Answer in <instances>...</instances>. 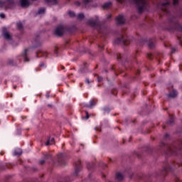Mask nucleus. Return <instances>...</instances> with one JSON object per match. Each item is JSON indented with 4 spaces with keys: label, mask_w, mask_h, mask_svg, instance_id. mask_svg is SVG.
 Instances as JSON below:
<instances>
[{
    "label": "nucleus",
    "mask_w": 182,
    "mask_h": 182,
    "mask_svg": "<svg viewBox=\"0 0 182 182\" xmlns=\"http://www.w3.org/2000/svg\"><path fill=\"white\" fill-rule=\"evenodd\" d=\"M158 151L161 154H165V156H178V154H182V139L174 142L171 145L161 142Z\"/></svg>",
    "instance_id": "1"
},
{
    "label": "nucleus",
    "mask_w": 182,
    "mask_h": 182,
    "mask_svg": "<svg viewBox=\"0 0 182 182\" xmlns=\"http://www.w3.org/2000/svg\"><path fill=\"white\" fill-rule=\"evenodd\" d=\"M119 4H124V2H133L136 6V11L138 14H143L149 7L147 0H116Z\"/></svg>",
    "instance_id": "2"
},
{
    "label": "nucleus",
    "mask_w": 182,
    "mask_h": 182,
    "mask_svg": "<svg viewBox=\"0 0 182 182\" xmlns=\"http://www.w3.org/2000/svg\"><path fill=\"white\" fill-rule=\"evenodd\" d=\"M117 60H119V62H123L124 60V66L125 69H132V65H133V62H135L136 63H137V60L136 59V57H132V58H127L126 59V55H123L121 53H117Z\"/></svg>",
    "instance_id": "3"
},
{
    "label": "nucleus",
    "mask_w": 182,
    "mask_h": 182,
    "mask_svg": "<svg viewBox=\"0 0 182 182\" xmlns=\"http://www.w3.org/2000/svg\"><path fill=\"white\" fill-rule=\"evenodd\" d=\"M130 42H132V41L130 40V37L127 35H120L114 41L115 45H124L125 46L130 45Z\"/></svg>",
    "instance_id": "4"
},
{
    "label": "nucleus",
    "mask_w": 182,
    "mask_h": 182,
    "mask_svg": "<svg viewBox=\"0 0 182 182\" xmlns=\"http://www.w3.org/2000/svg\"><path fill=\"white\" fill-rule=\"evenodd\" d=\"M15 6V0H0V8H4V9H14Z\"/></svg>",
    "instance_id": "5"
},
{
    "label": "nucleus",
    "mask_w": 182,
    "mask_h": 182,
    "mask_svg": "<svg viewBox=\"0 0 182 182\" xmlns=\"http://www.w3.org/2000/svg\"><path fill=\"white\" fill-rule=\"evenodd\" d=\"M66 31V27L63 25H58L55 27V35L56 36H63V34Z\"/></svg>",
    "instance_id": "6"
},
{
    "label": "nucleus",
    "mask_w": 182,
    "mask_h": 182,
    "mask_svg": "<svg viewBox=\"0 0 182 182\" xmlns=\"http://www.w3.org/2000/svg\"><path fill=\"white\" fill-rule=\"evenodd\" d=\"M87 25L91 26L92 28H95V29H100V22H99V18H97L95 20H88L87 21Z\"/></svg>",
    "instance_id": "7"
},
{
    "label": "nucleus",
    "mask_w": 182,
    "mask_h": 182,
    "mask_svg": "<svg viewBox=\"0 0 182 182\" xmlns=\"http://www.w3.org/2000/svg\"><path fill=\"white\" fill-rule=\"evenodd\" d=\"M81 170H82V162L80 161V159H78V161L75 163V172L73 173V176L77 177Z\"/></svg>",
    "instance_id": "8"
},
{
    "label": "nucleus",
    "mask_w": 182,
    "mask_h": 182,
    "mask_svg": "<svg viewBox=\"0 0 182 182\" xmlns=\"http://www.w3.org/2000/svg\"><path fill=\"white\" fill-rule=\"evenodd\" d=\"M28 49H25L23 53H22L18 57V59L20 62H28L29 58H28Z\"/></svg>",
    "instance_id": "9"
},
{
    "label": "nucleus",
    "mask_w": 182,
    "mask_h": 182,
    "mask_svg": "<svg viewBox=\"0 0 182 182\" xmlns=\"http://www.w3.org/2000/svg\"><path fill=\"white\" fill-rule=\"evenodd\" d=\"M58 164L60 166H66V160H65V154H59L57 159Z\"/></svg>",
    "instance_id": "10"
},
{
    "label": "nucleus",
    "mask_w": 182,
    "mask_h": 182,
    "mask_svg": "<svg viewBox=\"0 0 182 182\" xmlns=\"http://www.w3.org/2000/svg\"><path fill=\"white\" fill-rule=\"evenodd\" d=\"M169 6H170V1H166L161 4V11H163V12H165L166 14H168V12H170V11L168 10Z\"/></svg>",
    "instance_id": "11"
},
{
    "label": "nucleus",
    "mask_w": 182,
    "mask_h": 182,
    "mask_svg": "<svg viewBox=\"0 0 182 182\" xmlns=\"http://www.w3.org/2000/svg\"><path fill=\"white\" fill-rule=\"evenodd\" d=\"M20 5L21 8H29L31 2L28 0H20Z\"/></svg>",
    "instance_id": "12"
},
{
    "label": "nucleus",
    "mask_w": 182,
    "mask_h": 182,
    "mask_svg": "<svg viewBox=\"0 0 182 182\" xmlns=\"http://www.w3.org/2000/svg\"><path fill=\"white\" fill-rule=\"evenodd\" d=\"M36 56L37 58H48V53L46 51L40 50L36 53Z\"/></svg>",
    "instance_id": "13"
},
{
    "label": "nucleus",
    "mask_w": 182,
    "mask_h": 182,
    "mask_svg": "<svg viewBox=\"0 0 182 182\" xmlns=\"http://www.w3.org/2000/svg\"><path fill=\"white\" fill-rule=\"evenodd\" d=\"M117 25H123L124 23V17H123V14H119L116 18Z\"/></svg>",
    "instance_id": "14"
},
{
    "label": "nucleus",
    "mask_w": 182,
    "mask_h": 182,
    "mask_svg": "<svg viewBox=\"0 0 182 182\" xmlns=\"http://www.w3.org/2000/svg\"><path fill=\"white\" fill-rule=\"evenodd\" d=\"M6 31V28H3V36L4 39H7V41H11L12 39V37H11V34L8 32H5Z\"/></svg>",
    "instance_id": "15"
},
{
    "label": "nucleus",
    "mask_w": 182,
    "mask_h": 182,
    "mask_svg": "<svg viewBox=\"0 0 182 182\" xmlns=\"http://www.w3.org/2000/svg\"><path fill=\"white\" fill-rule=\"evenodd\" d=\"M148 46H149V49L154 48V46H156V39L155 38L149 39Z\"/></svg>",
    "instance_id": "16"
},
{
    "label": "nucleus",
    "mask_w": 182,
    "mask_h": 182,
    "mask_svg": "<svg viewBox=\"0 0 182 182\" xmlns=\"http://www.w3.org/2000/svg\"><path fill=\"white\" fill-rule=\"evenodd\" d=\"M168 126H173L174 124V115H169V119L166 122Z\"/></svg>",
    "instance_id": "17"
},
{
    "label": "nucleus",
    "mask_w": 182,
    "mask_h": 182,
    "mask_svg": "<svg viewBox=\"0 0 182 182\" xmlns=\"http://www.w3.org/2000/svg\"><path fill=\"white\" fill-rule=\"evenodd\" d=\"M124 176L120 172L116 173L115 180L116 181H122Z\"/></svg>",
    "instance_id": "18"
},
{
    "label": "nucleus",
    "mask_w": 182,
    "mask_h": 182,
    "mask_svg": "<svg viewBox=\"0 0 182 182\" xmlns=\"http://www.w3.org/2000/svg\"><path fill=\"white\" fill-rule=\"evenodd\" d=\"M178 94V92H177V90H173L169 92V95H168V97H176Z\"/></svg>",
    "instance_id": "19"
},
{
    "label": "nucleus",
    "mask_w": 182,
    "mask_h": 182,
    "mask_svg": "<svg viewBox=\"0 0 182 182\" xmlns=\"http://www.w3.org/2000/svg\"><path fill=\"white\" fill-rule=\"evenodd\" d=\"M44 160H50V161H48V163H50V161H53V159L52 158V155H50V154H44Z\"/></svg>",
    "instance_id": "20"
},
{
    "label": "nucleus",
    "mask_w": 182,
    "mask_h": 182,
    "mask_svg": "<svg viewBox=\"0 0 182 182\" xmlns=\"http://www.w3.org/2000/svg\"><path fill=\"white\" fill-rule=\"evenodd\" d=\"M96 103H97L96 100H91L90 101V105H87L86 107H89L90 109H92L93 107V106H96Z\"/></svg>",
    "instance_id": "21"
},
{
    "label": "nucleus",
    "mask_w": 182,
    "mask_h": 182,
    "mask_svg": "<svg viewBox=\"0 0 182 182\" xmlns=\"http://www.w3.org/2000/svg\"><path fill=\"white\" fill-rule=\"evenodd\" d=\"M176 29H178L181 32H182V26H179L178 23H175L174 26L172 27V31Z\"/></svg>",
    "instance_id": "22"
},
{
    "label": "nucleus",
    "mask_w": 182,
    "mask_h": 182,
    "mask_svg": "<svg viewBox=\"0 0 182 182\" xmlns=\"http://www.w3.org/2000/svg\"><path fill=\"white\" fill-rule=\"evenodd\" d=\"M87 168L90 171H92V170L95 169V164L94 163H88L87 164Z\"/></svg>",
    "instance_id": "23"
},
{
    "label": "nucleus",
    "mask_w": 182,
    "mask_h": 182,
    "mask_svg": "<svg viewBox=\"0 0 182 182\" xmlns=\"http://www.w3.org/2000/svg\"><path fill=\"white\" fill-rule=\"evenodd\" d=\"M46 4H51V5H57L58 0H45Z\"/></svg>",
    "instance_id": "24"
},
{
    "label": "nucleus",
    "mask_w": 182,
    "mask_h": 182,
    "mask_svg": "<svg viewBox=\"0 0 182 182\" xmlns=\"http://www.w3.org/2000/svg\"><path fill=\"white\" fill-rule=\"evenodd\" d=\"M22 154V149H17L14 152V156H21Z\"/></svg>",
    "instance_id": "25"
},
{
    "label": "nucleus",
    "mask_w": 182,
    "mask_h": 182,
    "mask_svg": "<svg viewBox=\"0 0 182 182\" xmlns=\"http://www.w3.org/2000/svg\"><path fill=\"white\" fill-rule=\"evenodd\" d=\"M112 6V2H107L105 3L102 6L103 9H107L108 8H110Z\"/></svg>",
    "instance_id": "26"
},
{
    "label": "nucleus",
    "mask_w": 182,
    "mask_h": 182,
    "mask_svg": "<svg viewBox=\"0 0 182 182\" xmlns=\"http://www.w3.org/2000/svg\"><path fill=\"white\" fill-rule=\"evenodd\" d=\"M144 150L148 154H153V149H151L150 146H147L144 149Z\"/></svg>",
    "instance_id": "27"
},
{
    "label": "nucleus",
    "mask_w": 182,
    "mask_h": 182,
    "mask_svg": "<svg viewBox=\"0 0 182 182\" xmlns=\"http://www.w3.org/2000/svg\"><path fill=\"white\" fill-rule=\"evenodd\" d=\"M16 26H17V28L18 29V31H23V25L22 24V23H21V22L17 23Z\"/></svg>",
    "instance_id": "28"
},
{
    "label": "nucleus",
    "mask_w": 182,
    "mask_h": 182,
    "mask_svg": "<svg viewBox=\"0 0 182 182\" xmlns=\"http://www.w3.org/2000/svg\"><path fill=\"white\" fill-rule=\"evenodd\" d=\"M46 11V9L45 8H41L38 12H37V15H41L42 14H43L45 11Z\"/></svg>",
    "instance_id": "29"
},
{
    "label": "nucleus",
    "mask_w": 182,
    "mask_h": 182,
    "mask_svg": "<svg viewBox=\"0 0 182 182\" xmlns=\"http://www.w3.org/2000/svg\"><path fill=\"white\" fill-rule=\"evenodd\" d=\"M103 111L105 114H106V113H110V108L109 107H105L103 108Z\"/></svg>",
    "instance_id": "30"
},
{
    "label": "nucleus",
    "mask_w": 182,
    "mask_h": 182,
    "mask_svg": "<svg viewBox=\"0 0 182 182\" xmlns=\"http://www.w3.org/2000/svg\"><path fill=\"white\" fill-rule=\"evenodd\" d=\"M146 42H147V40H146L144 38H141L139 41V45L141 46L144 45V43H146Z\"/></svg>",
    "instance_id": "31"
},
{
    "label": "nucleus",
    "mask_w": 182,
    "mask_h": 182,
    "mask_svg": "<svg viewBox=\"0 0 182 182\" xmlns=\"http://www.w3.org/2000/svg\"><path fill=\"white\" fill-rule=\"evenodd\" d=\"M77 19H80V20L84 19L85 18V14H83L82 13L79 14L77 15Z\"/></svg>",
    "instance_id": "32"
},
{
    "label": "nucleus",
    "mask_w": 182,
    "mask_h": 182,
    "mask_svg": "<svg viewBox=\"0 0 182 182\" xmlns=\"http://www.w3.org/2000/svg\"><path fill=\"white\" fill-rule=\"evenodd\" d=\"M147 58L150 60H153V59L154 58V55L152 53H148L147 54Z\"/></svg>",
    "instance_id": "33"
},
{
    "label": "nucleus",
    "mask_w": 182,
    "mask_h": 182,
    "mask_svg": "<svg viewBox=\"0 0 182 182\" xmlns=\"http://www.w3.org/2000/svg\"><path fill=\"white\" fill-rule=\"evenodd\" d=\"M164 140H170V134H166L164 136Z\"/></svg>",
    "instance_id": "34"
},
{
    "label": "nucleus",
    "mask_w": 182,
    "mask_h": 182,
    "mask_svg": "<svg viewBox=\"0 0 182 182\" xmlns=\"http://www.w3.org/2000/svg\"><path fill=\"white\" fill-rule=\"evenodd\" d=\"M68 15L71 18H73V17H75V12L70 11H68Z\"/></svg>",
    "instance_id": "35"
},
{
    "label": "nucleus",
    "mask_w": 182,
    "mask_h": 182,
    "mask_svg": "<svg viewBox=\"0 0 182 182\" xmlns=\"http://www.w3.org/2000/svg\"><path fill=\"white\" fill-rule=\"evenodd\" d=\"M70 177H65L63 181H60V182H69L70 181Z\"/></svg>",
    "instance_id": "36"
},
{
    "label": "nucleus",
    "mask_w": 182,
    "mask_h": 182,
    "mask_svg": "<svg viewBox=\"0 0 182 182\" xmlns=\"http://www.w3.org/2000/svg\"><path fill=\"white\" fill-rule=\"evenodd\" d=\"M45 144H46V146H49V145L52 144L50 143V138H48L47 141L45 143Z\"/></svg>",
    "instance_id": "37"
},
{
    "label": "nucleus",
    "mask_w": 182,
    "mask_h": 182,
    "mask_svg": "<svg viewBox=\"0 0 182 182\" xmlns=\"http://www.w3.org/2000/svg\"><path fill=\"white\" fill-rule=\"evenodd\" d=\"M54 52H55V55H58V53H59V48L58 46L55 47Z\"/></svg>",
    "instance_id": "38"
},
{
    "label": "nucleus",
    "mask_w": 182,
    "mask_h": 182,
    "mask_svg": "<svg viewBox=\"0 0 182 182\" xmlns=\"http://www.w3.org/2000/svg\"><path fill=\"white\" fill-rule=\"evenodd\" d=\"M97 82H100L103 80V77L98 76L97 78Z\"/></svg>",
    "instance_id": "39"
},
{
    "label": "nucleus",
    "mask_w": 182,
    "mask_h": 182,
    "mask_svg": "<svg viewBox=\"0 0 182 182\" xmlns=\"http://www.w3.org/2000/svg\"><path fill=\"white\" fill-rule=\"evenodd\" d=\"M173 5H174V6L178 5V0H173Z\"/></svg>",
    "instance_id": "40"
},
{
    "label": "nucleus",
    "mask_w": 182,
    "mask_h": 182,
    "mask_svg": "<svg viewBox=\"0 0 182 182\" xmlns=\"http://www.w3.org/2000/svg\"><path fill=\"white\" fill-rule=\"evenodd\" d=\"M45 160H43V159H42V160H41L40 161H39V164L41 165V166H43V164H45Z\"/></svg>",
    "instance_id": "41"
},
{
    "label": "nucleus",
    "mask_w": 182,
    "mask_h": 182,
    "mask_svg": "<svg viewBox=\"0 0 182 182\" xmlns=\"http://www.w3.org/2000/svg\"><path fill=\"white\" fill-rule=\"evenodd\" d=\"M0 18H1V19H4V18H5V14H4V13H0Z\"/></svg>",
    "instance_id": "42"
},
{
    "label": "nucleus",
    "mask_w": 182,
    "mask_h": 182,
    "mask_svg": "<svg viewBox=\"0 0 182 182\" xmlns=\"http://www.w3.org/2000/svg\"><path fill=\"white\" fill-rule=\"evenodd\" d=\"M39 66L40 68H45V63H41Z\"/></svg>",
    "instance_id": "43"
},
{
    "label": "nucleus",
    "mask_w": 182,
    "mask_h": 182,
    "mask_svg": "<svg viewBox=\"0 0 182 182\" xmlns=\"http://www.w3.org/2000/svg\"><path fill=\"white\" fill-rule=\"evenodd\" d=\"M53 141H55V138H50V143H51V144H53Z\"/></svg>",
    "instance_id": "44"
},
{
    "label": "nucleus",
    "mask_w": 182,
    "mask_h": 182,
    "mask_svg": "<svg viewBox=\"0 0 182 182\" xmlns=\"http://www.w3.org/2000/svg\"><path fill=\"white\" fill-rule=\"evenodd\" d=\"M107 19H108L109 21H110L112 19V14H109L107 16Z\"/></svg>",
    "instance_id": "45"
},
{
    "label": "nucleus",
    "mask_w": 182,
    "mask_h": 182,
    "mask_svg": "<svg viewBox=\"0 0 182 182\" xmlns=\"http://www.w3.org/2000/svg\"><path fill=\"white\" fill-rule=\"evenodd\" d=\"M84 4H87L90 2V0H83Z\"/></svg>",
    "instance_id": "46"
},
{
    "label": "nucleus",
    "mask_w": 182,
    "mask_h": 182,
    "mask_svg": "<svg viewBox=\"0 0 182 182\" xmlns=\"http://www.w3.org/2000/svg\"><path fill=\"white\" fill-rule=\"evenodd\" d=\"M59 69H61V70H65V66L60 65Z\"/></svg>",
    "instance_id": "47"
},
{
    "label": "nucleus",
    "mask_w": 182,
    "mask_h": 182,
    "mask_svg": "<svg viewBox=\"0 0 182 182\" xmlns=\"http://www.w3.org/2000/svg\"><path fill=\"white\" fill-rule=\"evenodd\" d=\"M75 5H76L77 6H80V2H79V1H75Z\"/></svg>",
    "instance_id": "48"
},
{
    "label": "nucleus",
    "mask_w": 182,
    "mask_h": 182,
    "mask_svg": "<svg viewBox=\"0 0 182 182\" xmlns=\"http://www.w3.org/2000/svg\"><path fill=\"white\" fill-rule=\"evenodd\" d=\"M85 83H87V85L90 84V80H89V79H86L85 80Z\"/></svg>",
    "instance_id": "49"
},
{
    "label": "nucleus",
    "mask_w": 182,
    "mask_h": 182,
    "mask_svg": "<svg viewBox=\"0 0 182 182\" xmlns=\"http://www.w3.org/2000/svg\"><path fill=\"white\" fill-rule=\"evenodd\" d=\"M8 63L9 65H12V63H14V60H10Z\"/></svg>",
    "instance_id": "50"
},
{
    "label": "nucleus",
    "mask_w": 182,
    "mask_h": 182,
    "mask_svg": "<svg viewBox=\"0 0 182 182\" xmlns=\"http://www.w3.org/2000/svg\"><path fill=\"white\" fill-rule=\"evenodd\" d=\"M176 52V48H172L171 49V53H174Z\"/></svg>",
    "instance_id": "51"
},
{
    "label": "nucleus",
    "mask_w": 182,
    "mask_h": 182,
    "mask_svg": "<svg viewBox=\"0 0 182 182\" xmlns=\"http://www.w3.org/2000/svg\"><path fill=\"white\" fill-rule=\"evenodd\" d=\"M136 156L138 157V159H141V155H140L139 154H136Z\"/></svg>",
    "instance_id": "52"
},
{
    "label": "nucleus",
    "mask_w": 182,
    "mask_h": 182,
    "mask_svg": "<svg viewBox=\"0 0 182 182\" xmlns=\"http://www.w3.org/2000/svg\"><path fill=\"white\" fill-rule=\"evenodd\" d=\"M86 114H87V115L85 117V119H89V114L87 112H86Z\"/></svg>",
    "instance_id": "53"
},
{
    "label": "nucleus",
    "mask_w": 182,
    "mask_h": 182,
    "mask_svg": "<svg viewBox=\"0 0 182 182\" xmlns=\"http://www.w3.org/2000/svg\"><path fill=\"white\" fill-rule=\"evenodd\" d=\"M136 75H140V70H136Z\"/></svg>",
    "instance_id": "54"
},
{
    "label": "nucleus",
    "mask_w": 182,
    "mask_h": 182,
    "mask_svg": "<svg viewBox=\"0 0 182 182\" xmlns=\"http://www.w3.org/2000/svg\"><path fill=\"white\" fill-rule=\"evenodd\" d=\"M95 130L99 131V130H100V129L99 127H95Z\"/></svg>",
    "instance_id": "55"
},
{
    "label": "nucleus",
    "mask_w": 182,
    "mask_h": 182,
    "mask_svg": "<svg viewBox=\"0 0 182 182\" xmlns=\"http://www.w3.org/2000/svg\"><path fill=\"white\" fill-rule=\"evenodd\" d=\"M106 167H107V164H104V168H106Z\"/></svg>",
    "instance_id": "56"
},
{
    "label": "nucleus",
    "mask_w": 182,
    "mask_h": 182,
    "mask_svg": "<svg viewBox=\"0 0 182 182\" xmlns=\"http://www.w3.org/2000/svg\"><path fill=\"white\" fill-rule=\"evenodd\" d=\"M66 45H69V41H66Z\"/></svg>",
    "instance_id": "57"
},
{
    "label": "nucleus",
    "mask_w": 182,
    "mask_h": 182,
    "mask_svg": "<svg viewBox=\"0 0 182 182\" xmlns=\"http://www.w3.org/2000/svg\"><path fill=\"white\" fill-rule=\"evenodd\" d=\"M163 129H166V126L165 125L163 126Z\"/></svg>",
    "instance_id": "58"
},
{
    "label": "nucleus",
    "mask_w": 182,
    "mask_h": 182,
    "mask_svg": "<svg viewBox=\"0 0 182 182\" xmlns=\"http://www.w3.org/2000/svg\"><path fill=\"white\" fill-rule=\"evenodd\" d=\"M90 176H91V174L90 173V174H89V178H90Z\"/></svg>",
    "instance_id": "59"
},
{
    "label": "nucleus",
    "mask_w": 182,
    "mask_h": 182,
    "mask_svg": "<svg viewBox=\"0 0 182 182\" xmlns=\"http://www.w3.org/2000/svg\"><path fill=\"white\" fill-rule=\"evenodd\" d=\"M48 106H49L50 107H52V105H48Z\"/></svg>",
    "instance_id": "60"
},
{
    "label": "nucleus",
    "mask_w": 182,
    "mask_h": 182,
    "mask_svg": "<svg viewBox=\"0 0 182 182\" xmlns=\"http://www.w3.org/2000/svg\"><path fill=\"white\" fill-rule=\"evenodd\" d=\"M0 170H4V168H0Z\"/></svg>",
    "instance_id": "61"
},
{
    "label": "nucleus",
    "mask_w": 182,
    "mask_h": 182,
    "mask_svg": "<svg viewBox=\"0 0 182 182\" xmlns=\"http://www.w3.org/2000/svg\"><path fill=\"white\" fill-rule=\"evenodd\" d=\"M38 38H39V36H37V39H38Z\"/></svg>",
    "instance_id": "62"
},
{
    "label": "nucleus",
    "mask_w": 182,
    "mask_h": 182,
    "mask_svg": "<svg viewBox=\"0 0 182 182\" xmlns=\"http://www.w3.org/2000/svg\"><path fill=\"white\" fill-rule=\"evenodd\" d=\"M47 96V97H49V95H46Z\"/></svg>",
    "instance_id": "63"
},
{
    "label": "nucleus",
    "mask_w": 182,
    "mask_h": 182,
    "mask_svg": "<svg viewBox=\"0 0 182 182\" xmlns=\"http://www.w3.org/2000/svg\"><path fill=\"white\" fill-rule=\"evenodd\" d=\"M103 177L105 178V177H106V176L104 175Z\"/></svg>",
    "instance_id": "64"
}]
</instances>
